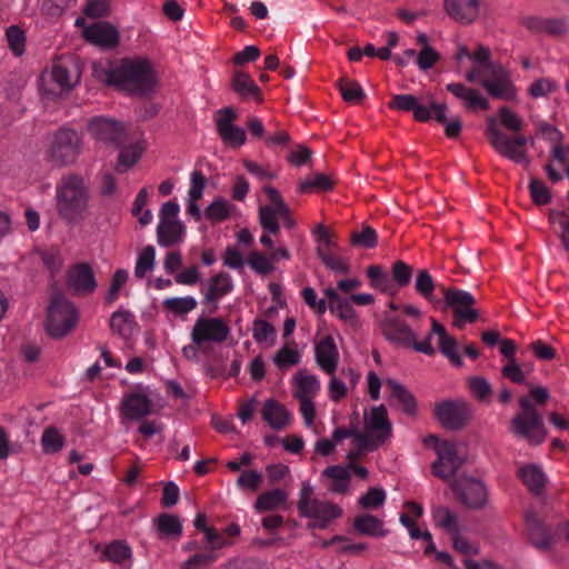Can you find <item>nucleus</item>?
I'll use <instances>...</instances> for the list:
<instances>
[{"label": "nucleus", "mask_w": 569, "mask_h": 569, "mask_svg": "<svg viewBox=\"0 0 569 569\" xmlns=\"http://www.w3.org/2000/svg\"><path fill=\"white\" fill-rule=\"evenodd\" d=\"M94 72L109 86L132 96H147L157 84L151 63L141 57L116 61L108 69L101 70V73L96 67Z\"/></svg>", "instance_id": "1"}, {"label": "nucleus", "mask_w": 569, "mask_h": 569, "mask_svg": "<svg viewBox=\"0 0 569 569\" xmlns=\"http://www.w3.org/2000/svg\"><path fill=\"white\" fill-rule=\"evenodd\" d=\"M54 199L58 214L68 223H79L84 219L89 191L81 176L63 174L57 182Z\"/></svg>", "instance_id": "2"}, {"label": "nucleus", "mask_w": 569, "mask_h": 569, "mask_svg": "<svg viewBox=\"0 0 569 569\" xmlns=\"http://www.w3.org/2000/svg\"><path fill=\"white\" fill-rule=\"evenodd\" d=\"M82 152V140L70 128H60L47 134L42 150L43 160L52 168L62 169L77 162Z\"/></svg>", "instance_id": "3"}, {"label": "nucleus", "mask_w": 569, "mask_h": 569, "mask_svg": "<svg viewBox=\"0 0 569 569\" xmlns=\"http://www.w3.org/2000/svg\"><path fill=\"white\" fill-rule=\"evenodd\" d=\"M486 136L491 147L501 157L528 168L530 160L526 150L528 138L523 134L509 137L502 132L493 118H488Z\"/></svg>", "instance_id": "4"}, {"label": "nucleus", "mask_w": 569, "mask_h": 569, "mask_svg": "<svg viewBox=\"0 0 569 569\" xmlns=\"http://www.w3.org/2000/svg\"><path fill=\"white\" fill-rule=\"evenodd\" d=\"M389 108L403 112H412L417 121L435 119L442 122L446 119L447 104L437 103L431 94L416 97L413 94H396L389 102Z\"/></svg>", "instance_id": "5"}, {"label": "nucleus", "mask_w": 569, "mask_h": 569, "mask_svg": "<svg viewBox=\"0 0 569 569\" xmlns=\"http://www.w3.org/2000/svg\"><path fill=\"white\" fill-rule=\"evenodd\" d=\"M313 488L303 482L299 493L298 509L301 516L312 519V526L325 529L333 520L342 515V509L330 501L312 498Z\"/></svg>", "instance_id": "6"}, {"label": "nucleus", "mask_w": 569, "mask_h": 569, "mask_svg": "<svg viewBox=\"0 0 569 569\" xmlns=\"http://www.w3.org/2000/svg\"><path fill=\"white\" fill-rule=\"evenodd\" d=\"M230 333L231 328L223 318L201 316L191 328L190 339L210 351L214 346L226 342Z\"/></svg>", "instance_id": "7"}, {"label": "nucleus", "mask_w": 569, "mask_h": 569, "mask_svg": "<svg viewBox=\"0 0 569 569\" xmlns=\"http://www.w3.org/2000/svg\"><path fill=\"white\" fill-rule=\"evenodd\" d=\"M78 321L74 306L62 296L52 298L48 308L46 330L52 338H61L72 330Z\"/></svg>", "instance_id": "8"}, {"label": "nucleus", "mask_w": 569, "mask_h": 569, "mask_svg": "<svg viewBox=\"0 0 569 569\" xmlns=\"http://www.w3.org/2000/svg\"><path fill=\"white\" fill-rule=\"evenodd\" d=\"M152 400L148 386L138 385L126 392L120 402L119 417L122 425L139 421L151 415Z\"/></svg>", "instance_id": "9"}, {"label": "nucleus", "mask_w": 569, "mask_h": 569, "mask_svg": "<svg viewBox=\"0 0 569 569\" xmlns=\"http://www.w3.org/2000/svg\"><path fill=\"white\" fill-rule=\"evenodd\" d=\"M439 288L446 307L453 311V325L457 328L461 329L467 323L477 321L479 315L475 308L476 299L470 292L456 288L446 289L443 286Z\"/></svg>", "instance_id": "10"}, {"label": "nucleus", "mask_w": 569, "mask_h": 569, "mask_svg": "<svg viewBox=\"0 0 569 569\" xmlns=\"http://www.w3.org/2000/svg\"><path fill=\"white\" fill-rule=\"evenodd\" d=\"M392 435V425L385 405L372 407L365 413V436L373 448L381 447Z\"/></svg>", "instance_id": "11"}, {"label": "nucleus", "mask_w": 569, "mask_h": 569, "mask_svg": "<svg viewBox=\"0 0 569 569\" xmlns=\"http://www.w3.org/2000/svg\"><path fill=\"white\" fill-rule=\"evenodd\" d=\"M383 330L386 338L391 342L402 347L412 348L413 350L427 356H432L435 353V348L431 345V335H429L425 340L418 342L415 331L407 323L400 320H391L387 322Z\"/></svg>", "instance_id": "12"}, {"label": "nucleus", "mask_w": 569, "mask_h": 569, "mask_svg": "<svg viewBox=\"0 0 569 569\" xmlns=\"http://www.w3.org/2000/svg\"><path fill=\"white\" fill-rule=\"evenodd\" d=\"M78 74L71 72L61 61L52 64L50 70L42 72L40 77L41 89L50 96L71 90L78 82Z\"/></svg>", "instance_id": "13"}, {"label": "nucleus", "mask_w": 569, "mask_h": 569, "mask_svg": "<svg viewBox=\"0 0 569 569\" xmlns=\"http://www.w3.org/2000/svg\"><path fill=\"white\" fill-rule=\"evenodd\" d=\"M451 489L461 503L468 508L479 509L487 503V489L481 481L475 478L459 476L451 482Z\"/></svg>", "instance_id": "14"}, {"label": "nucleus", "mask_w": 569, "mask_h": 569, "mask_svg": "<svg viewBox=\"0 0 569 569\" xmlns=\"http://www.w3.org/2000/svg\"><path fill=\"white\" fill-rule=\"evenodd\" d=\"M436 451L438 459L432 463V473L451 486V482L456 479L453 476L463 460L458 456L457 447L451 441L439 442Z\"/></svg>", "instance_id": "15"}, {"label": "nucleus", "mask_w": 569, "mask_h": 569, "mask_svg": "<svg viewBox=\"0 0 569 569\" xmlns=\"http://www.w3.org/2000/svg\"><path fill=\"white\" fill-rule=\"evenodd\" d=\"M238 114L231 107H224L217 112L216 128L221 141L230 148H240L244 144L247 136L243 128L234 121Z\"/></svg>", "instance_id": "16"}, {"label": "nucleus", "mask_w": 569, "mask_h": 569, "mask_svg": "<svg viewBox=\"0 0 569 569\" xmlns=\"http://www.w3.org/2000/svg\"><path fill=\"white\" fill-rule=\"evenodd\" d=\"M470 413V406L463 399L441 401L435 407V416L438 421L443 427L452 430L462 428Z\"/></svg>", "instance_id": "17"}, {"label": "nucleus", "mask_w": 569, "mask_h": 569, "mask_svg": "<svg viewBox=\"0 0 569 569\" xmlns=\"http://www.w3.org/2000/svg\"><path fill=\"white\" fill-rule=\"evenodd\" d=\"M490 71L482 78V87L493 98L516 101L518 91L512 83L509 72L501 66H489Z\"/></svg>", "instance_id": "18"}, {"label": "nucleus", "mask_w": 569, "mask_h": 569, "mask_svg": "<svg viewBox=\"0 0 569 569\" xmlns=\"http://www.w3.org/2000/svg\"><path fill=\"white\" fill-rule=\"evenodd\" d=\"M511 431L531 446L540 445L546 439L543 420L539 413H518L511 421Z\"/></svg>", "instance_id": "19"}, {"label": "nucleus", "mask_w": 569, "mask_h": 569, "mask_svg": "<svg viewBox=\"0 0 569 569\" xmlns=\"http://www.w3.org/2000/svg\"><path fill=\"white\" fill-rule=\"evenodd\" d=\"M67 286L76 295H89L97 288L93 269L86 262L74 264L67 276Z\"/></svg>", "instance_id": "20"}, {"label": "nucleus", "mask_w": 569, "mask_h": 569, "mask_svg": "<svg viewBox=\"0 0 569 569\" xmlns=\"http://www.w3.org/2000/svg\"><path fill=\"white\" fill-rule=\"evenodd\" d=\"M88 128L96 139L116 146L121 143L124 134V128L121 123L104 117H96L91 119Z\"/></svg>", "instance_id": "21"}, {"label": "nucleus", "mask_w": 569, "mask_h": 569, "mask_svg": "<svg viewBox=\"0 0 569 569\" xmlns=\"http://www.w3.org/2000/svg\"><path fill=\"white\" fill-rule=\"evenodd\" d=\"M315 359L325 373L332 375L336 372L340 355L335 339L331 336H326L316 343Z\"/></svg>", "instance_id": "22"}, {"label": "nucleus", "mask_w": 569, "mask_h": 569, "mask_svg": "<svg viewBox=\"0 0 569 569\" xmlns=\"http://www.w3.org/2000/svg\"><path fill=\"white\" fill-rule=\"evenodd\" d=\"M481 0H445L446 13L456 22L470 24L479 16Z\"/></svg>", "instance_id": "23"}, {"label": "nucleus", "mask_w": 569, "mask_h": 569, "mask_svg": "<svg viewBox=\"0 0 569 569\" xmlns=\"http://www.w3.org/2000/svg\"><path fill=\"white\" fill-rule=\"evenodd\" d=\"M83 37L101 48H113L119 42V32L107 22H96L83 29Z\"/></svg>", "instance_id": "24"}, {"label": "nucleus", "mask_w": 569, "mask_h": 569, "mask_svg": "<svg viewBox=\"0 0 569 569\" xmlns=\"http://www.w3.org/2000/svg\"><path fill=\"white\" fill-rule=\"evenodd\" d=\"M531 543L539 550H548L553 545V536L533 511L525 515Z\"/></svg>", "instance_id": "25"}, {"label": "nucleus", "mask_w": 569, "mask_h": 569, "mask_svg": "<svg viewBox=\"0 0 569 569\" xmlns=\"http://www.w3.org/2000/svg\"><path fill=\"white\" fill-rule=\"evenodd\" d=\"M101 561L112 562L120 569H131L132 549L123 540H113L103 548Z\"/></svg>", "instance_id": "26"}, {"label": "nucleus", "mask_w": 569, "mask_h": 569, "mask_svg": "<svg viewBox=\"0 0 569 569\" xmlns=\"http://www.w3.org/2000/svg\"><path fill=\"white\" fill-rule=\"evenodd\" d=\"M262 419L274 430H281L288 426L291 415L287 408L274 399H268L261 410Z\"/></svg>", "instance_id": "27"}, {"label": "nucleus", "mask_w": 569, "mask_h": 569, "mask_svg": "<svg viewBox=\"0 0 569 569\" xmlns=\"http://www.w3.org/2000/svg\"><path fill=\"white\" fill-rule=\"evenodd\" d=\"M430 335L438 336L439 350L451 361L452 365L457 367L462 366V360L458 353L456 340L448 336L446 328L435 319H431Z\"/></svg>", "instance_id": "28"}, {"label": "nucleus", "mask_w": 569, "mask_h": 569, "mask_svg": "<svg viewBox=\"0 0 569 569\" xmlns=\"http://www.w3.org/2000/svg\"><path fill=\"white\" fill-rule=\"evenodd\" d=\"M186 227L181 221L159 222L157 241L160 247H171L183 242Z\"/></svg>", "instance_id": "29"}, {"label": "nucleus", "mask_w": 569, "mask_h": 569, "mask_svg": "<svg viewBox=\"0 0 569 569\" xmlns=\"http://www.w3.org/2000/svg\"><path fill=\"white\" fill-rule=\"evenodd\" d=\"M206 187V178L200 170H193L190 174V188L188 190L187 212L196 220H200L201 211L198 200L201 199Z\"/></svg>", "instance_id": "30"}, {"label": "nucleus", "mask_w": 569, "mask_h": 569, "mask_svg": "<svg viewBox=\"0 0 569 569\" xmlns=\"http://www.w3.org/2000/svg\"><path fill=\"white\" fill-rule=\"evenodd\" d=\"M320 391V381L316 375L302 371L293 376V396L298 400L313 399Z\"/></svg>", "instance_id": "31"}, {"label": "nucleus", "mask_w": 569, "mask_h": 569, "mask_svg": "<svg viewBox=\"0 0 569 569\" xmlns=\"http://www.w3.org/2000/svg\"><path fill=\"white\" fill-rule=\"evenodd\" d=\"M447 90L455 97L462 100L466 107L470 110H487L489 109V102L483 98L477 90L468 88L461 83H449Z\"/></svg>", "instance_id": "32"}, {"label": "nucleus", "mask_w": 569, "mask_h": 569, "mask_svg": "<svg viewBox=\"0 0 569 569\" xmlns=\"http://www.w3.org/2000/svg\"><path fill=\"white\" fill-rule=\"evenodd\" d=\"M233 288L231 277L226 272L213 276L204 290V302L217 303L222 297L228 295Z\"/></svg>", "instance_id": "33"}, {"label": "nucleus", "mask_w": 569, "mask_h": 569, "mask_svg": "<svg viewBox=\"0 0 569 569\" xmlns=\"http://www.w3.org/2000/svg\"><path fill=\"white\" fill-rule=\"evenodd\" d=\"M355 530L363 536L381 538L388 535V530L385 528L383 521L370 513H363L355 518L353 520Z\"/></svg>", "instance_id": "34"}, {"label": "nucleus", "mask_w": 569, "mask_h": 569, "mask_svg": "<svg viewBox=\"0 0 569 569\" xmlns=\"http://www.w3.org/2000/svg\"><path fill=\"white\" fill-rule=\"evenodd\" d=\"M518 476L532 493L540 495L542 492L546 477L540 467L536 465L522 466L518 470Z\"/></svg>", "instance_id": "35"}, {"label": "nucleus", "mask_w": 569, "mask_h": 569, "mask_svg": "<svg viewBox=\"0 0 569 569\" xmlns=\"http://www.w3.org/2000/svg\"><path fill=\"white\" fill-rule=\"evenodd\" d=\"M432 520L436 527L446 530L450 536L460 531L459 517L448 507L433 508Z\"/></svg>", "instance_id": "36"}, {"label": "nucleus", "mask_w": 569, "mask_h": 569, "mask_svg": "<svg viewBox=\"0 0 569 569\" xmlns=\"http://www.w3.org/2000/svg\"><path fill=\"white\" fill-rule=\"evenodd\" d=\"M198 306L194 297H171L162 301V307L168 315L173 317H184L193 311Z\"/></svg>", "instance_id": "37"}, {"label": "nucleus", "mask_w": 569, "mask_h": 569, "mask_svg": "<svg viewBox=\"0 0 569 569\" xmlns=\"http://www.w3.org/2000/svg\"><path fill=\"white\" fill-rule=\"evenodd\" d=\"M287 493L279 488L264 491L257 498L254 509L258 512L272 511L279 509L287 501Z\"/></svg>", "instance_id": "38"}, {"label": "nucleus", "mask_w": 569, "mask_h": 569, "mask_svg": "<svg viewBox=\"0 0 569 569\" xmlns=\"http://www.w3.org/2000/svg\"><path fill=\"white\" fill-rule=\"evenodd\" d=\"M322 475L331 480V483L329 486V490L331 492L345 493L349 489L350 475L347 468L338 465L330 466L323 470Z\"/></svg>", "instance_id": "39"}, {"label": "nucleus", "mask_w": 569, "mask_h": 569, "mask_svg": "<svg viewBox=\"0 0 569 569\" xmlns=\"http://www.w3.org/2000/svg\"><path fill=\"white\" fill-rule=\"evenodd\" d=\"M144 151L142 142L130 144L120 150L116 170L119 173H123L132 168L141 158Z\"/></svg>", "instance_id": "40"}, {"label": "nucleus", "mask_w": 569, "mask_h": 569, "mask_svg": "<svg viewBox=\"0 0 569 569\" xmlns=\"http://www.w3.org/2000/svg\"><path fill=\"white\" fill-rule=\"evenodd\" d=\"M416 291L427 299L433 306H439L441 303V299L435 296L433 291L437 288L431 274L421 269L418 271L416 280H415Z\"/></svg>", "instance_id": "41"}, {"label": "nucleus", "mask_w": 569, "mask_h": 569, "mask_svg": "<svg viewBox=\"0 0 569 569\" xmlns=\"http://www.w3.org/2000/svg\"><path fill=\"white\" fill-rule=\"evenodd\" d=\"M134 327V316L128 310L120 309L113 312L110 318L111 330L123 338L130 336Z\"/></svg>", "instance_id": "42"}, {"label": "nucleus", "mask_w": 569, "mask_h": 569, "mask_svg": "<svg viewBox=\"0 0 569 569\" xmlns=\"http://www.w3.org/2000/svg\"><path fill=\"white\" fill-rule=\"evenodd\" d=\"M233 90L242 98L259 99V87L254 83L252 78L242 71H237L232 79Z\"/></svg>", "instance_id": "43"}, {"label": "nucleus", "mask_w": 569, "mask_h": 569, "mask_svg": "<svg viewBox=\"0 0 569 569\" xmlns=\"http://www.w3.org/2000/svg\"><path fill=\"white\" fill-rule=\"evenodd\" d=\"M252 338L258 345L269 348L276 343L277 332L270 322L256 319L252 323Z\"/></svg>", "instance_id": "44"}, {"label": "nucleus", "mask_w": 569, "mask_h": 569, "mask_svg": "<svg viewBox=\"0 0 569 569\" xmlns=\"http://www.w3.org/2000/svg\"><path fill=\"white\" fill-rule=\"evenodd\" d=\"M386 385L390 388L392 397L402 405L405 412L412 415L416 411V399L413 395L395 379H387Z\"/></svg>", "instance_id": "45"}, {"label": "nucleus", "mask_w": 569, "mask_h": 569, "mask_svg": "<svg viewBox=\"0 0 569 569\" xmlns=\"http://www.w3.org/2000/svg\"><path fill=\"white\" fill-rule=\"evenodd\" d=\"M157 530L166 536L179 538L182 535V523L174 515L162 513L154 519Z\"/></svg>", "instance_id": "46"}, {"label": "nucleus", "mask_w": 569, "mask_h": 569, "mask_svg": "<svg viewBox=\"0 0 569 569\" xmlns=\"http://www.w3.org/2000/svg\"><path fill=\"white\" fill-rule=\"evenodd\" d=\"M156 261V250L153 246L144 247L138 254V259L134 267L136 278L142 279L148 272L152 271Z\"/></svg>", "instance_id": "47"}, {"label": "nucleus", "mask_w": 569, "mask_h": 569, "mask_svg": "<svg viewBox=\"0 0 569 569\" xmlns=\"http://www.w3.org/2000/svg\"><path fill=\"white\" fill-rule=\"evenodd\" d=\"M300 360V351L288 345L281 347L272 357V362L280 369L296 366Z\"/></svg>", "instance_id": "48"}, {"label": "nucleus", "mask_w": 569, "mask_h": 569, "mask_svg": "<svg viewBox=\"0 0 569 569\" xmlns=\"http://www.w3.org/2000/svg\"><path fill=\"white\" fill-rule=\"evenodd\" d=\"M332 188V182L323 173H316L311 177L306 178L299 183L298 191L301 193H308L312 191H327Z\"/></svg>", "instance_id": "49"}, {"label": "nucleus", "mask_w": 569, "mask_h": 569, "mask_svg": "<svg viewBox=\"0 0 569 569\" xmlns=\"http://www.w3.org/2000/svg\"><path fill=\"white\" fill-rule=\"evenodd\" d=\"M280 211L278 208L261 207L259 210V222L262 229L272 234H277L280 230L279 220Z\"/></svg>", "instance_id": "50"}, {"label": "nucleus", "mask_w": 569, "mask_h": 569, "mask_svg": "<svg viewBox=\"0 0 569 569\" xmlns=\"http://www.w3.org/2000/svg\"><path fill=\"white\" fill-rule=\"evenodd\" d=\"M342 99L350 103H358L365 97L360 84L356 81L342 78L337 82Z\"/></svg>", "instance_id": "51"}, {"label": "nucleus", "mask_w": 569, "mask_h": 569, "mask_svg": "<svg viewBox=\"0 0 569 569\" xmlns=\"http://www.w3.org/2000/svg\"><path fill=\"white\" fill-rule=\"evenodd\" d=\"M64 445L63 436L53 427L47 428L41 437V446L44 453H56Z\"/></svg>", "instance_id": "52"}, {"label": "nucleus", "mask_w": 569, "mask_h": 569, "mask_svg": "<svg viewBox=\"0 0 569 569\" xmlns=\"http://www.w3.org/2000/svg\"><path fill=\"white\" fill-rule=\"evenodd\" d=\"M247 263L256 273L261 276H267L274 270L272 259L259 251H251Z\"/></svg>", "instance_id": "53"}, {"label": "nucleus", "mask_w": 569, "mask_h": 569, "mask_svg": "<svg viewBox=\"0 0 569 569\" xmlns=\"http://www.w3.org/2000/svg\"><path fill=\"white\" fill-rule=\"evenodd\" d=\"M231 204L224 199L213 200L206 209L204 216L208 220L220 222L229 218Z\"/></svg>", "instance_id": "54"}, {"label": "nucleus", "mask_w": 569, "mask_h": 569, "mask_svg": "<svg viewBox=\"0 0 569 569\" xmlns=\"http://www.w3.org/2000/svg\"><path fill=\"white\" fill-rule=\"evenodd\" d=\"M557 89L558 83L556 80L551 78H539L530 84L528 88V94L531 98L538 99L553 93Z\"/></svg>", "instance_id": "55"}, {"label": "nucleus", "mask_w": 569, "mask_h": 569, "mask_svg": "<svg viewBox=\"0 0 569 569\" xmlns=\"http://www.w3.org/2000/svg\"><path fill=\"white\" fill-rule=\"evenodd\" d=\"M468 387L471 395L479 401H487L492 392L489 381L480 376L469 378Z\"/></svg>", "instance_id": "56"}, {"label": "nucleus", "mask_w": 569, "mask_h": 569, "mask_svg": "<svg viewBox=\"0 0 569 569\" xmlns=\"http://www.w3.org/2000/svg\"><path fill=\"white\" fill-rule=\"evenodd\" d=\"M262 480L263 477L258 470H246L239 475L236 485L240 490L256 492L260 488Z\"/></svg>", "instance_id": "57"}, {"label": "nucleus", "mask_w": 569, "mask_h": 569, "mask_svg": "<svg viewBox=\"0 0 569 569\" xmlns=\"http://www.w3.org/2000/svg\"><path fill=\"white\" fill-rule=\"evenodd\" d=\"M318 257L321 259V261L326 264L327 268L337 273H348L350 270V266L347 261H345L343 259L328 250L319 248Z\"/></svg>", "instance_id": "58"}, {"label": "nucleus", "mask_w": 569, "mask_h": 569, "mask_svg": "<svg viewBox=\"0 0 569 569\" xmlns=\"http://www.w3.org/2000/svg\"><path fill=\"white\" fill-rule=\"evenodd\" d=\"M9 48L14 56L20 57L24 52L26 36L24 32L17 26H10L6 31Z\"/></svg>", "instance_id": "59"}, {"label": "nucleus", "mask_w": 569, "mask_h": 569, "mask_svg": "<svg viewBox=\"0 0 569 569\" xmlns=\"http://www.w3.org/2000/svg\"><path fill=\"white\" fill-rule=\"evenodd\" d=\"M500 123L503 128L512 132H519L522 130L523 120L516 112L508 107H501L498 110Z\"/></svg>", "instance_id": "60"}, {"label": "nucleus", "mask_w": 569, "mask_h": 569, "mask_svg": "<svg viewBox=\"0 0 569 569\" xmlns=\"http://www.w3.org/2000/svg\"><path fill=\"white\" fill-rule=\"evenodd\" d=\"M386 502V492L382 488H370L359 498V505L363 509H377Z\"/></svg>", "instance_id": "61"}, {"label": "nucleus", "mask_w": 569, "mask_h": 569, "mask_svg": "<svg viewBox=\"0 0 569 569\" xmlns=\"http://www.w3.org/2000/svg\"><path fill=\"white\" fill-rule=\"evenodd\" d=\"M378 236L373 228L366 226L360 232L351 234V243L353 246L371 249L377 246Z\"/></svg>", "instance_id": "62"}, {"label": "nucleus", "mask_w": 569, "mask_h": 569, "mask_svg": "<svg viewBox=\"0 0 569 569\" xmlns=\"http://www.w3.org/2000/svg\"><path fill=\"white\" fill-rule=\"evenodd\" d=\"M217 560L213 552L196 553L180 565V569H204Z\"/></svg>", "instance_id": "63"}, {"label": "nucleus", "mask_w": 569, "mask_h": 569, "mask_svg": "<svg viewBox=\"0 0 569 569\" xmlns=\"http://www.w3.org/2000/svg\"><path fill=\"white\" fill-rule=\"evenodd\" d=\"M37 256L51 273L60 270L62 266V258L58 249L50 248L47 250H38Z\"/></svg>", "instance_id": "64"}]
</instances>
